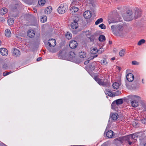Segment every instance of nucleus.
Returning a JSON list of instances; mask_svg holds the SVG:
<instances>
[{
	"instance_id": "nucleus-1",
	"label": "nucleus",
	"mask_w": 146,
	"mask_h": 146,
	"mask_svg": "<svg viewBox=\"0 0 146 146\" xmlns=\"http://www.w3.org/2000/svg\"><path fill=\"white\" fill-rule=\"evenodd\" d=\"M62 54L65 56H68L70 59L76 63H79L81 62L80 60L76 56L75 54L73 52H68L67 50L63 51L62 52Z\"/></svg>"
},
{
	"instance_id": "nucleus-2",
	"label": "nucleus",
	"mask_w": 146,
	"mask_h": 146,
	"mask_svg": "<svg viewBox=\"0 0 146 146\" xmlns=\"http://www.w3.org/2000/svg\"><path fill=\"white\" fill-rule=\"evenodd\" d=\"M121 17L117 12L114 11L113 14L109 17L108 22L109 24L112 23H114L120 21Z\"/></svg>"
},
{
	"instance_id": "nucleus-3",
	"label": "nucleus",
	"mask_w": 146,
	"mask_h": 146,
	"mask_svg": "<svg viewBox=\"0 0 146 146\" xmlns=\"http://www.w3.org/2000/svg\"><path fill=\"white\" fill-rule=\"evenodd\" d=\"M128 100L131 99L133 100L131 102V106L133 107H136L138 106V102L136 101L137 100L138 101H140L141 99V98L135 95H130L128 96Z\"/></svg>"
},
{
	"instance_id": "nucleus-4",
	"label": "nucleus",
	"mask_w": 146,
	"mask_h": 146,
	"mask_svg": "<svg viewBox=\"0 0 146 146\" xmlns=\"http://www.w3.org/2000/svg\"><path fill=\"white\" fill-rule=\"evenodd\" d=\"M94 79L100 86L104 87L110 86V82L107 79H101L97 76L94 77Z\"/></svg>"
},
{
	"instance_id": "nucleus-5",
	"label": "nucleus",
	"mask_w": 146,
	"mask_h": 146,
	"mask_svg": "<svg viewBox=\"0 0 146 146\" xmlns=\"http://www.w3.org/2000/svg\"><path fill=\"white\" fill-rule=\"evenodd\" d=\"M124 19L126 21H129L134 19L133 12L131 10H128L123 15Z\"/></svg>"
},
{
	"instance_id": "nucleus-6",
	"label": "nucleus",
	"mask_w": 146,
	"mask_h": 146,
	"mask_svg": "<svg viewBox=\"0 0 146 146\" xmlns=\"http://www.w3.org/2000/svg\"><path fill=\"white\" fill-rule=\"evenodd\" d=\"M111 29L114 34H117L123 30V27L121 25H114L111 26Z\"/></svg>"
},
{
	"instance_id": "nucleus-7",
	"label": "nucleus",
	"mask_w": 146,
	"mask_h": 146,
	"mask_svg": "<svg viewBox=\"0 0 146 146\" xmlns=\"http://www.w3.org/2000/svg\"><path fill=\"white\" fill-rule=\"evenodd\" d=\"M68 7V6L66 4H61L58 9V12L59 14H63L67 10Z\"/></svg>"
},
{
	"instance_id": "nucleus-8",
	"label": "nucleus",
	"mask_w": 146,
	"mask_h": 146,
	"mask_svg": "<svg viewBox=\"0 0 146 146\" xmlns=\"http://www.w3.org/2000/svg\"><path fill=\"white\" fill-rule=\"evenodd\" d=\"M133 16L134 18L136 19L141 17V10L138 8H135L134 9Z\"/></svg>"
},
{
	"instance_id": "nucleus-9",
	"label": "nucleus",
	"mask_w": 146,
	"mask_h": 146,
	"mask_svg": "<svg viewBox=\"0 0 146 146\" xmlns=\"http://www.w3.org/2000/svg\"><path fill=\"white\" fill-rule=\"evenodd\" d=\"M56 41L54 39H50L48 43V45L50 47H53L56 44Z\"/></svg>"
},
{
	"instance_id": "nucleus-10",
	"label": "nucleus",
	"mask_w": 146,
	"mask_h": 146,
	"mask_svg": "<svg viewBox=\"0 0 146 146\" xmlns=\"http://www.w3.org/2000/svg\"><path fill=\"white\" fill-rule=\"evenodd\" d=\"M78 45L77 42L75 40H72L69 44L70 47L72 49H74Z\"/></svg>"
},
{
	"instance_id": "nucleus-11",
	"label": "nucleus",
	"mask_w": 146,
	"mask_h": 146,
	"mask_svg": "<svg viewBox=\"0 0 146 146\" xmlns=\"http://www.w3.org/2000/svg\"><path fill=\"white\" fill-rule=\"evenodd\" d=\"M92 15V13L89 11H87L84 13V17L86 19H89L91 17Z\"/></svg>"
},
{
	"instance_id": "nucleus-12",
	"label": "nucleus",
	"mask_w": 146,
	"mask_h": 146,
	"mask_svg": "<svg viewBox=\"0 0 146 146\" xmlns=\"http://www.w3.org/2000/svg\"><path fill=\"white\" fill-rule=\"evenodd\" d=\"M127 80L129 82H132L133 80L134 76L131 73H128L126 76Z\"/></svg>"
},
{
	"instance_id": "nucleus-13",
	"label": "nucleus",
	"mask_w": 146,
	"mask_h": 146,
	"mask_svg": "<svg viewBox=\"0 0 146 146\" xmlns=\"http://www.w3.org/2000/svg\"><path fill=\"white\" fill-rule=\"evenodd\" d=\"M0 52L1 54L3 56H6L8 54V51L7 49L5 48H0Z\"/></svg>"
},
{
	"instance_id": "nucleus-14",
	"label": "nucleus",
	"mask_w": 146,
	"mask_h": 146,
	"mask_svg": "<svg viewBox=\"0 0 146 146\" xmlns=\"http://www.w3.org/2000/svg\"><path fill=\"white\" fill-rule=\"evenodd\" d=\"M27 35L29 37L33 38L35 36V33L33 30H30L28 31L27 33Z\"/></svg>"
},
{
	"instance_id": "nucleus-15",
	"label": "nucleus",
	"mask_w": 146,
	"mask_h": 146,
	"mask_svg": "<svg viewBox=\"0 0 146 146\" xmlns=\"http://www.w3.org/2000/svg\"><path fill=\"white\" fill-rule=\"evenodd\" d=\"M110 116L113 120H117L118 118V115L117 113H111L110 115Z\"/></svg>"
},
{
	"instance_id": "nucleus-16",
	"label": "nucleus",
	"mask_w": 146,
	"mask_h": 146,
	"mask_svg": "<svg viewBox=\"0 0 146 146\" xmlns=\"http://www.w3.org/2000/svg\"><path fill=\"white\" fill-rule=\"evenodd\" d=\"M106 135L108 138L112 137L114 135V133L111 130L108 131L106 133Z\"/></svg>"
},
{
	"instance_id": "nucleus-17",
	"label": "nucleus",
	"mask_w": 146,
	"mask_h": 146,
	"mask_svg": "<svg viewBox=\"0 0 146 146\" xmlns=\"http://www.w3.org/2000/svg\"><path fill=\"white\" fill-rule=\"evenodd\" d=\"M13 54L15 57L19 56L20 55V52L19 50L14 48L13 51Z\"/></svg>"
},
{
	"instance_id": "nucleus-18",
	"label": "nucleus",
	"mask_w": 146,
	"mask_h": 146,
	"mask_svg": "<svg viewBox=\"0 0 146 146\" xmlns=\"http://www.w3.org/2000/svg\"><path fill=\"white\" fill-rule=\"evenodd\" d=\"M123 141H127V142L129 141H131L133 140V137H131V135H130L125 136L123 137Z\"/></svg>"
},
{
	"instance_id": "nucleus-19",
	"label": "nucleus",
	"mask_w": 146,
	"mask_h": 146,
	"mask_svg": "<svg viewBox=\"0 0 146 146\" xmlns=\"http://www.w3.org/2000/svg\"><path fill=\"white\" fill-rule=\"evenodd\" d=\"M52 9L51 7L49 6L47 7L44 10V13L46 14H50L52 11Z\"/></svg>"
},
{
	"instance_id": "nucleus-20",
	"label": "nucleus",
	"mask_w": 146,
	"mask_h": 146,
	"mask_svg": "<svg viewBox=\"0 0 146 146\" xmlns=\"http://www.w3.org/2000/svg\"><path fill=\"white\" fill-rule=\"evenodd\" d=\"M78 10V8L77 7H72L70 9V11L72 14L73 15L74 13L77 12Z\"/></svg>"
},
{
	"instance_id": "nucleus-21",
	"label": "nucleus",
	"mask_w": 146,
	"mask_h": 146,
	"mask_svg": "<svg viewBox=\"0 0 146 146\" xmlns=\"http://www.w3.org/2000/svg\"><path fill=\"white\" fill-rule=\"evenodd\" d=\"M86 54L85 52L81 51L79 53V55L81 58H84L86 57Z\"/></svg>"
},
{
	"instance_id": "nucleus-22",
	"label": "nucleus",
	"mask_w": 146,
	"mask_h": 146,
	"mask_svg": "<svg viewBox=\"0 0 146 146\" xmlns=\"http://www.w3.org/2000/svg\"><path fill=\"white\" fill-rule=\"evenodd\" d=\"M118 106L114 101L111 104V108L115 110H118Z\"/></svg>"
},
{
	"instance_id": "nucleus-23",
	"label": "nucleus",
	"mask_w": 146,
	"mask_h": 146,
	"mask_svg": "<svg viewBox=\"0 0 146 146\" xmlns=\"http://www.w3.org/2000/svg\"><path fill=\"white\" fill-rule=\"evenodd\" d=\"M78 26V24L76 21H74L72 23L71 27L72 29H76Z\"/></svg>"
},
{
	"instance_id": "nucleus-24",
	"label": "nucleus",
	"mask_w": 146,
	"mask_h": 146,
	"mask_svg": "<svg viewBox=\"0 0 146 146\" xmlns=\"http://www.w3.org/2000/svg\"><path fill=\"white\" fill-rule=\"evenodd\" d=\"M105 92L106 95L110 96L113 97V94L112 93L111 91L109 90H106Z\"/></svg>"
},
{
	"instance_id": "nucleus-25",
	"label": "nucleus",
	"mask_w": 146,
	"mask_h": 146,
	"mask_svg": "<svg viewBox=\"0 0 146 146\" xmlns=\"http://www.w3.org/2000/svg\"><path fill=\"white\" fill-rule=\"evenodd\" d=\"M7 12V9L5 8H3L0 10V13L2 15L6 14Z\"/></svg>"
},
{
	"instance_id": "nucleus-26",
	"label": "nucleus",
	"mask_w": 146,
	"mask_h": 146,
	"mask_svg": "<svg viewBox=\"0 0 146 146\" xmlns=\"http://www.w3.org/2000/svg\"><path fill=\"white\" fill-rule=\"evenodd\" d=\"M115 102L118 106L122 104L123 103V100L122 99H120L114 101Z\"/></svg>"
},
{
	"instance_id": "nucleus-27",
	"label": "nucleus",
	"mask_w": 146,
	"mask_h": 146,
	"mask_svg": "<svg viewBox=\"0 0 146 146\" xmlns=\"http://www.w3.org/2000/svg\"><path fill=\"white\" fill-rule=\"evenodd\" d=\"M139 133L137 132L135 133L134 134H131V137L133 138V139H136V138H137L139 136H140L139 135Z\"/></svg>"
},
{
	"instance_id": "nucleus-28",
	"label": "nucleus",
	"mask_w": 146,
	"mask_h": 146,
	"mask_svg": "<svg viewBox=\"0 0 146 146\" xmlns=\"http://www.w3.org/2000/svg\"><path fill=\"white\" fill-rule=\"evenodd\" d=\"M5 36L8 37H10L11 35V33L10 30L8 29H6L5 31Z\"/></svg>"
},
{
	"instance_id": "nucleus-29",
	"label": "nucleus",
	"mask_w": 146,
	"mask_h": 146,
	"mask_svg": "<svg viewBox=\"0 0 146 146\" xmlns=\"http://www.w3.org/2000/svg\"><path fill=\"white\" fill-rule=\"evenodd\" d=\"M112 86L114 89H117L119 88V85L118 83L115 82L113 84Z\"/></svg>"
},
{
	"instance_id": "nucleus-30",
	"label": "nucleus",
	"mask_w": 146,
	"mask_h": 146,
	"mask_svg": "<svg viewBox=\"0 0 146 146\" xmlns=\"http://www.w3.org/2000/svg\"><path fill=\"white\" fill-rule=\"evenodd\" d=\"M90 52L92 54H95L97 53V52H98V51L96 48H93L91 49Z\"/></svg>"
},
{
	"instance_id": "nucleus-31",
	"label": "nucleus",
	"mask_w": 146,
	"mask_h": 146,
	"mask_svg": "<svg viewBox=\"0 0 146 146\" xmlns=\"http://www.w3.org/2000/svg\"><path fill=\"white\" fill-rule=\"evenodd\" d=\"M98 39L100 41L102 42L105 40L106 38L105 36L104 35H100L99 36Z\"/></svg>"
},
{
	"instance_id": "nucleus-32",
	"label": "nucleus",
	"mask_w": 146,
	"mask_h": 146,
	"mask_svg": "<svg viewBox=\"0 0 146 146\" xmlns=\"http://www.w3.org/2000/svg\"><path fill=\"white\" fill-rule=\"evenodd\" d=\"M45 3V0H39L38 1V4L42 6H43Z\"/></svg>"
},
{
	"instance_id": "nucleus-33",
	"label": "nucleus",
	"mask_w": 146,
	"mask_h": 146,
	"mask_svg": "<svg viewBox=\"0 0 146 146\" xmlns=\"http://www.w3.org/2000/svg\"><path fill=\"white\" fill-rule=\"evenodd\" d=\"M116 141H117L120 143H122L123 141V137L117 138L115 139Z\"/></svg>"
},
{
	"instance_id": "nucleus-34",
	"label": "nucleus",
	"mask_w": 146,
	"mask_h": 146,
	"mask_svg": "<svg viewBox=\"0 0 146 146\" xmlns=\"http://www.w3.org/2000/svg\"><path fill=\"white\" fill-rule=\"evenodd\" d=\"M103 21V19L102 18H100L98 19L95 22L96 25H98L99 23H102Z\"/></svg>"
},
{
	"instance_id": "nucleus-35",
	"label": "nucleus",
	"mask_w": 146,
	"mask_h": 146,
	"mask_svg": "<svg viewBox=\"0 0 146 146\" xmlns=\"http://www.w3.org/2000/svg\"><path fill=\"white\" fill-rule=\"evenodd\" d=\"M8 23L9 25H11L13 24L14 22V20L12 19H9L8 21Z\"/></svg>"
},
{
	"instance_id": "nucleus-36",
	"label": "nucleus",
	"mask_w": 146,
	"mask_h": 146,
	"mask_svg": "<svg viewBox=\"0 0 146 146\" xmlns=\"http://www.w3.org/2000/svg\"><path fill=\"white\" fill-rule=\"evenodd\" d=\"M125 52V49H122L120 51L119 54V55L121 57L123 56Z\"/></svg>"
},
{
	"instance_id": "nucleus-37",
	"label": "nucleus",
	"mask_w": 146,
	"mask_h": 146,
	"mask_svg": "<svg viewBox=\"0 0 146 146\" xmlns=\"http://www.w3.org/2000/svg\"><path fill=\"white\" fill-rule=\"evenodd\" d=\"M145 40L143 39H141L138 42L137 45L139 46L145 43Z\"/></svg>"
},
{
	"instance_id": "nucleus-38",
	"label": "nucleus",
	"mask_w": 146,
	"mask_h": 146,
	"mask_svg": "<svg viewBox=\"0 0 146 146\" xmlns=\"http://www.w3.org/2000/svg\"><path fill=\"white\" fill-rule=\"evenodd\" d=\"M66 35L68 39H70L72 36V34L69 32H67Z\"/></svg>"
},
{
	"instance_id": "nucleus-39",
	"label": "nucleus",
	"mask_w": 146,
	"mask_h": 146,
	"mask_svg": "<svg viewBox=\"0 0 146 146\" xmlns=\"http://www.w3.org/2000/svg\"><path fill=\"white\" fill-rule=\"evenodd\" d=\"M47 48L48 50L50 52H52V53H54L56 52V51L54 48H52V47H48V48Z\"/></svg>"
},
{
	"instance_id": "nucleus-40",
	"label": "nucleus",
	"mask_w": 146,
	"mask_h": 146,
	"mask_svg": "<svg viewBox=\"0 0 146 146\" xmlns=\"http://www.w3.org/2000/svg\"><path fill=\"white\" fill-rule=\"evenodd\" d=\"M101 63L103 65H106L108 63L106 59L104 58L101 60Z\"/></svg>"
},
{
	"instance_id": "nucleus-41",
	"label": "nucleus",
	"mask_w": 146,
	"mask_h": 146,
	"mask_svg": "<svg viewBox=\"0 0 146 146\" xmlns=\"http://www.w3.org/2000/svg\"><path fill=\"white\" fill-rule=\"evenodd\" d=\"M99 27L101 29H106V27L104 24H102L100 25L99 26Z\"/></svg>"
},
{
	"instance_id": "nucleus-42",
	"label": "nucleus",
	"mask_w": 146,
	"mask_h": 146,
	"mask_svg": "<svg viewBox=\"0 0 146 146\" xmlns=\"http://www.w3.org/2000/svg\"><path fill=\"white\" fill-rule=\"evenodd\" d=\"M41 21L43 22H45L47 21V17L46 16H44L41 18Z\"/></svg>"
},
{
	"instance_id": "nucleus-43",
	"label": "nucleus",
	"mask_w": 146,
	"mask_h": 146,
	"mask_svg": "<svg viewBox=\"0 0 146 146\" xmlns=\"http://www.w3.org/2000/svg\"><path fill=\"white\" fill-rule=\"evenodd\" d=\"M121 94V92L119 91H117L114 93V96H118L120 95Z\"/></svg>"
},
{
	"instance_id": "nucleus-44",
	"label": "nucleus",
	"mask_w": 146,
	"mask_h": 146,
	"mask_svg": "<svg viewBox=\"0 0 146 146\" xmlns=\"http://www.w3.org/2000/svg\"><path fill=\"white\" fill-rule=\"evenodd\" d=\"M132 64L133 65H138L139 64V63L135 61H133L132 62Z\"/></svg>"
},
{
	"instance_id": "nucleus-45",
	"label": "nucleus",
	"mask_w": 146,
	"mask_h": 146,
	"mask_svg": "<svg viewBox=\"0 0 146 146\" xmlns=\"http://www.w3.org/2000/svg\"><path fill=\"white\" fill-rule=\"evenodd\" d=\"M4 72L3 73V75L4 76H7L10 73V72Z\"/></svg>"
},
{
	"instance_id": "nucleus-46",
	"label": "nucleus",
	"mask_w": 146,
	"mask_h": 146,
	"mask_svg": "<svg viewBox=\"0 0 146 146\" xmlns=\"http://www.w3.org/2000/svg\"><path fill=\"white\" fill-rule=\"evenodd\" d=\"M3 68H4L5 69H6L7 68V64H4L3 66Z\"/></svg>"
},
{
	"instance_id": "nucleus-47",
	"label": "nucleus",
	"mask_w": 146,
	"mask_h": 146,
	"mask_svg": "<svg viewBox=\"0 0 146 146\" xmlns=\"http://www.w3.org/2000/svg\"><path fill=\"white\" fill-rule=\"evenodd\" d=\"M5 21V20L3 18L0 17V21H1L2 22H4Z\"/></svg>"
},
{
	"instance_id": "nucleus-48",
	"label": "nucleus",
	"mask_w": 146,
	"mask_h": 146,
	"mask_svg": "<svg viewBox=\"0 0 146 146\" xmlns=\"http://www.w3.org/2000/svg\"><path fill=\"white\" fill-rule=\"evenodd\" d=\"M103 49H101V50ZM98 52L99 53H102V52H103L104 51V50H98Z\"/></svg>"
},
{
	"instance_id": "nucleus-49",
	"label": "nucleus",
	"mask_w": 146,
	"mask_h": 146,
	"mask_svg": "<svg viewBox=\"0 0 146 146\" xmlns=\"http://www.w3.org/2000/svg\"><path fill=\"white\" fill-rule=\"evenodd\" d=\"M108 143L107 142H105L102 144L101 146H108Z\"/></svg>"
},
{
	"instance_id": "nucleus-50",
	"label": "nucleus",
	"mask_w": 146,
	"mask_h": 146,
	"mask_svg": "<svg viewBox=\"0 0 146 146\" xmlns=\"http://www.w3.org/2000/svg\"><path fill=\"white\" fill-rule=\"evenodd\" d=\"M90 60H87L85 61L84 62V64H87L89 62V61H90Z\"/></svg>"
},
{
	"instance_id": "nucleus-51",
	"label": "nucleus",
	"mask_w": 146,
	"mask_h": 146,
	"mask_svg": "<svg viewBox=\"0 0 146 146\" xmlns=\"http://www.w3.org/2000/svg\"><path fill=\"white\" fill-rule=\"evenodd\" d=\"M42 59V58L41 57H38V58L37 59H36V60L37 61H40V60H41Z\"/></svg>"
},
{
	"instance_id": "nucleus-52",
	"label": "nucleus",
	"mask_w": 146,
	"mask_h": 146,
	"mask_svg": "<svg viewBox=\"0 0 146 146\" xmlns=\"http://www.w3.org/2000/svg\"><path fill=\"white\" fill-rule=\"evenodd\" d=\"M98 56V55H96L94 56L93 57H92V58H90V60L93 59L94 58L97 57Z\"/></svg>"
},
{
	"instance_id": "nucleus-53",
	"label": "nucleus",
	"mask_w": 146,
	"mask_h": 146,
	"mask_svg": "<svg viewBox=\"0 0 146 146\" xmlns=\"http://www.w3.org/2000/svg\"><path fill=\"white\" fill-rule=\"evenodd\" d=\"M128 142V143L129 145H131L132 144V142L131 141H129Z\"/></svg>"
},
{
	"instance_id": "nucleus-54",
	"label": "nucleus",
	"mask_w": 146,
	"mask_h": 146,
	"mask_svg": "<svg viewBox=\"0 0 146 146\" xmlns=\"http://www.w3.org/2000/svg\"><path fill=\"white\" fill-rule=\"evenodd\" d=\"M33 9L34 10V13H36L37 12V11L36 9Z\"/></svg>"
},
{
	"instance_id": "nucleus-55",
	"label": "nucleus",
	"mask_w": 146,
	"mask_h": 146,
	"mask_svg": "<svg viewBox=\"0 0 146 146\" xmlns=\"http://www.w3.org/2000/svg\"><path fill=\"white\" fill-rule=\"evenodd\" d=\"M145 120V119H142V123H145V122L144 121V120Z\"/></svg>"
},
{
	"instance_id": "nucleus-56",
	"label": "nucleus",
	"mask_w": 146,
	"mask_h": 146,
	"mask_svg": "<svg viewBox=\"0 0 146 146\" xmlns=\"http://www.w3.org/2000/svg\"><path fill=\"white\" fill-rule=\"evenodd\" d=\"M112 44V42L111 41H109V44Z\"/></svg>"
},
{
	"instance_id": "nucleus-57",
	"label": "nucleus",
	"mask_w": 146,
	"mask_h": 146,
	"mask_svg": "<svg viewBox=\"0 0 146 146\" xmlns=\"http://www.w3.org/2000/svg\"><path fill=\"white\" fill-rule=\"evenodd\" d=\"M115 59V57H113V58H111V60H114Z\"/></svg>"
},
{
	"instance_id": "nucleus-58",
	"label": "nucleus",
	"mask_w": 146,
	"mask_h": 146,
	"mask_svg": "<svg viewBox=\"0 0 146 146\" xmlns=\"http://www.w3.org/2000/svg\"><path fill=\"white\" fill-rule=\"evenodd\" d=\"M18 5H17V4H15V7H17Z\"/></svg>"
},
{
	"instance_id": "nucleus-59",
	"label": "nucleus",
	"mask_w": 146,
	"mask_h": 146,
	"mask_svg": "<svg viewBox=\"0 0 146 146\" xmlns=\"http://www.w3.org/2000/svg\"><path fill=\"white\" fill-rule=\"evenodd\" d=\"M143 80H142V82L143 83V84H144V83L143 82Z\"/></svg>"
},
{
	"instance_id": "nucleus-60",
	"label": "nucleus",
	"mask_w": 146,
	"mask_h": 146,
	"mask_svg": "<svg viewBox=\"0 0 146 146\" xmlns=\"http://www.w3.org/2000/svg\"><path fill=\"white\" fill-rule=\"evenodd\" d=\"M144 146H146V143L144 144Z\"/></svg>"
},
{
	"instance_id": "nucleus-61",
	"label": "nucleus",
	"mask_w": 146,
	"mask_h": 146,
	"mask_svg": "<svg viewBox=\"0 0 146 146\" xmlns=\"http://www.w3.org/2000/svg\"><path fill=\"white\" fill-rule=\"evenodd\" d=\"M1 41L0 40V45H1Z\"/></svg>"
},
{
	"instance_id": "nucleus-62",
	"label": "nucleus",
	"mask_w": 146,
	"mask_h": 146,
	"mask_svg": "<svg viewBox=\"0 0 146 146\" xmlns=\"http://www.w3.org/2000/svg\"><path fill=\"white\" fill-rule=\"evenodd\" d=\"M89 1H93V0H89Z\"/></svg>"
},
{
	"instance_id": "nucleus-63",
	"label": "nucleus",
	"mask_w": 146,
	"mask_h": 146,
	"mask_svg": "<svg viewBox=\"0 0 146 146\" xmlns=\"http://www.w3.org/2000/svg\"><path fill=\"white\" fill-rule=\"evenodd\" d=\"M105 1H108V0H104Z\"/></svg>"
},
{
	"instance_id": "nucleus-64",
	"label": "nucleus",
	"mask_w": 146,
	"mask_h": 146,
	"mask_svg": "<svg viewBox=\"0 0 146 146\" xmlns=\"http://www.w3.org/2000/svg\"><path fill=\"white\" fill-rule=\"evenodd\" d=\"M134 87V88H136V87Z\"/></svg>"
}]
</instances>
